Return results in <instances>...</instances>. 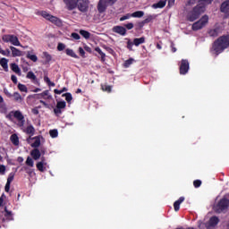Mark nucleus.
I'll return each instance as SVG.
<instances>
[{
	"label": "nucleus",
	"instance_id": "412c9836",
	"mask_svg": "<svg viewBox=\"0 0 229 229\" xmlns=\"http://www.w3.org/2000/svg\"><path fill=\"white\" fill-rule=\"evenodd\" d=\"M146 42V38L144 37L141 38H136L133 39V44L136 47L140 46V44H144Z\"/></svg>",
	"mask_w": 229,
	"mask_h": 229
},
{
	"label": "nucleus",
	"instance_id": "7c9ffc66",
	"mask_svg": "<svg viewBox=\"0 0 229 229\" xmlns=\"http://www.w3.org/2000/svg\"><path fill=\"white\" fill-rule=\"evenodd\" d=\"M27 58H29V60H31V62H37L38 60V57H37V55H35L34 54H31V52L27 53Z\"/></svg>",
	"mask_w": 229,
	"mask_h": 229
},
{
	"label": "nucleus",
	"instance_id": "c03bdc74",
	"mask_svg": "<svg viewBox=\"0 0 229 229\" xmlns=\"http://www.w3.org/2000/svg\"><path fill=\"white\" fill-rule=\"evenodd\" d=\"M0 174H2V175L6 174V165H0Z\"/></svg>",
	"mask_w": 229,
	"mask_h": 229
},
{
	"label": "nucleus",
	"instance_id": "13d9d810",
	"mask_svg": "<svg viewBox=\"0 0 229 229\" xmlns=\"http://www.w3.org/2000/svg\"><path fill=\"white\" fill-rule=\"evenodd\" d=\"M79 53L81 56H85V50L82 47H79Z\"/></svg>",
	"mask_w": 229,
	"mask_h": 229
},
{
	"label": "nucleus",
	"instance_id": "0eeeda50",
	"mask_svg": "<svg viewBox=\"0 0 229 229\" xmlns=\"http://www.w3.org/2000/svg\"><path fill=\"white\" fill-rule=\"evenodd\" d=\"M3 40H4V42H10V44H12L13 46L22 47L21 45V41H19V38H17V36L4 35V36H3Z\"/></svg>",
	"mask_w": 229,
	"mask_h": 229
},
{
	"label": "nucleus",
	"instance_id": "37998d69",
	"mask_svg": "<svg viewBox=\"0 0 229 229\" xmlns=\"http://www.w3.org/2000/svg\"><path fill=\"white\" fill-rule=\"evenodd\" d=\"M63 96L65 97V100L68 103H71V101H72V95H71V93H66V94H64Z\"/></svg>",
	"mask_w": 229,
	"mask_h": 229
},
{
	"label": "nucleus",
	"instance_id": "052dcab7",
	"mask_svg": "<svg viewBox=\"0 0 229 229\" xmlns=\"http://www.w3.org/2000/svg\"><path fill=\"white\" fill-rule=\"evenodd\" d=\"M11 80H12L13 83H17V76L12 75Z\"/></svg>",
	"mask_w": 229,
	"mask_h": 229
},
{
	"label": "nucleus",
	"instance_id": "603ef678",
	"mask_svg": "<svg viewBox=\"0 0 229 229\" xmlns=\"http://www.w3.org/2000/svg\"><path fill=\"white\" fill-rule=\"evenodd\" d=\"M7 119H10L12 121V117H15V112H11L6 115Z\"/></svg>",
	"mask_w": 229,
	"mask_h": 229
},
{
	"label": "nucleus",
	"instance_id": "473e14b6",
	"mask_svg": "<svg viewBox=\"0 0 229 229\" xmlns=\"http://www.w3.org/2000/svg\"><path fill=\"white\" fill-rule=\"evenodd\" d=\"M66 55L68 56H72V58H78V55L76 53H74V50L71 48L66 49Z\"/></svg>",
	"mask_w": 229,
	"mask_h": 229
},
{
	"label": "nucleus",
	"instance_id": "9d476101",
	"mask_svg": "<svg viewBox=\"0 0 229 229\" xmlns=\"http://www.w3.org/2000/svg\"><path fill=\"white\" fill-rule=\"evenodd\" d=\"M14 117L17 120V126L20 128H24V124L26 123V120L24 119V115L21 111L14 112Z\"/></svg>",
	"mask_w": 229,
	"mask_h": 229
},
{
	"label": "nucleus",
	"instance_id": "69168bd1",
	"mask_svg": "<svg viewBox=\"0 0 229 229\" xmlns=\"http://www.w3.org/2000/svg\"><path fill=\"white\" fill-rule=\"evenodd\" d=\"M3 198H4V194H2V196L0 197V207H3V203L4 201Z\"/></svg>",
	"mask_w": 229,
	"mask_h": 229
},
{
	"label": "nucleus",
	"instance_id": "a18cd8bd",
	"mask_svg": "<svg viewBox=\"0 0 229 229\" xmlns=\"http://www.w3.org/2000/svg\"><path fill=\"white\" fill-rule=\"evenodd\" d=\"M13 178H15V174L13 173L9 174L7 182L12 183L13 182Z\"/></svg>",
	"mask_w": 229,
	"mask_h": 229
},
{
	"label": "nucleus",
	"instance_id": "f257e3e1",
	"mask_svg": "<svg viewBox=\"0 0 229 229\" xmlns=\"http://www.w3.org/2000/svg\"><path fill=\"white\" fill-rule=\"evenodd\" d=\"M214 0H199L198 4L193 8L192 12L189 13L188 14V21L191 22H194L196 19H198L201 13H203L208 6V4H212Z\"/></svg>",
	"mask_w": 229,
	"mask_h": 229
},
{
	"label": "nucleus",
	"instance_id": "a211bd4d",
	"mask_svg": "<svg viewBox=\"0 0 229 229\" xmlns=\"http://www.w3.org/2000/svg\"><path fill=\"white\" fill-rule=\"evenodd\" d=\"M12 56H22V51L19 50V48L15 47H10Z\"/></svg>",
	"mask_w": 229,
	"mask_h": 229
},
{
	"label": "nucleus",
	"instance_id": "bf43d9fd",
	"mask_svg": "<svg viewBox=\"0 0 229 229\" xmlns=\"http://www.w3.org/2000/svg\"><path fill=\"white\" fill-rule=\"evenodd\" d=\"M125 28H127V30H133V23H128L125 25Z\"/></svg>",
	"mask_w": 229,
	"mask_h": 229
},
{
	"label": "nucleus",
	"instance_id": "2f4dec72",
	"mask_svg": "<svg viewBox=\"0 0 229 229\" xmlns=\"http://www.w3.org/2000/svg\"><path fill=\"white\" fill-rule=\"evenodd\" d=\"M11 69L12 71H13V72H16V74H21V68H19V65H17L16 64H12Z\"/></svg>",
	"mask_w": 229,
	"mask_h": 229
},
{
	"label": "nucleus",
	"instance_id": "b1692460",
	"mask_svg": "<svg viewBox=\"0 0 229 229\" xmlns=\"http://www.w3.org/2000/svg\"><path fill=\"white\" fill-rule=\"evenodd\" d=\"M36 165L38 170L40 171L41 173H44V171H46V162H44V160L38 162Z\"/></svg>",
	"mask_w": 229,
	"mask_h": 229
},
{
	"label": "nucleus",
	"instance_id": "49530a36",
	"mask_svg": "<svg viewBox=\"0 0 229 229\" xmlns=\"http://www.w3.org/2000/svg\"><path fill=\"white\" fill-rule=\"evenodd\" d=\"M64 49H65V45L64 43H59L57 46V50L64 51Z\"/></svg>",
	"mask_w": 229,
	"mask_h": 229
},
{
	"label": "nucleus",
	"instance_id": "ddd939ff",
	"mask_svg": "<svg viewBox=\"0 0 229 229\" xmlns=\"http://www.w3.org/2000/svg\"><path fill=\"white\" fill-rule=\"evenodd\" d=\"M13 219V216L12 212L8 210H4V212L0 211V221H12Z\"/></svg>",
	"mask_w": 229,
	"mask_h": 229
},
{
	"label": "nucleus",
	"instance_id": "e433bc0d",
	"mask_svg": "<svg viewBox=\"0 0 229 229\" xmlns=\"http://www.w3.org/2000/svg\"><path fill=\"white\" fill-rule=\"evenodd\" d=\"M80 34H81L84 38H86V39L90 38V34H89V32L87 31V30H80Z\"/></svg>",
	"mask_w": 229,
	"mask_h": 229
},
{
	"label": "nucleus",
	"instance_id": "774afa93",
	"mask_svg": "<svg viewBox=\"0 0 229 229\" xmlns=\"http://www.w3.org/2000/svg\"><path fill=\"white\" fill-rule=\"evenodd\" d=\"M17 162H19L20 164H22V162H24V158L22 157H19L17 158Z\"/></svg>",
	"mask_w": 229,
	"mask_h": 229
},
{
	"label": "nucleus",
	"instance_id": "bb28decb",
	"mask_svg": "<svg viewBox=\"0 0 229 229\" xmlns=\"http://www.w3.org/2000/svg\"><path fill=\"white\" fill-rule=\"evenodd\" d=\"M23 131L29 135H35V127H33V125H29Z\"/></svg>",
	"mask_w": 229,
	"mask_h": 229
},
{
	"label": "nucleus",
	"instance_id": "4be33fe9",
	"mask_svg": "<svg viewBox=\"0 0 229 229\" xmlns=\"http://www.w3.org/2000/svg\"><path fill=\"white\" fill-rule=\"evenodd\" d=\"M221 12H223L224 13H228L229 12V0L226 2H224L221 5L220 8Z\"/></svg>",
	"mask_w": 229,
	"mask_h": 229
},
{
	"label": "nucleus",
	"instance_id": "cd10ccee",
	"mask_svg": "<svg viewBox=\"0 0 229 229\" xmlns=\"http://www.w3.org/2000/svg\"><path fill=\"white\" fill-rule=\"evenodd\" d=\"M0 65L3 67L4 70L8 71V59L2 58L0 60Z\"/></svg>",
	"mask_w": 229,
	"mask_h": 229
},
{
	"label": "nucleus",
	"instance_id": "dca6fc26",
	"mask_svg": "<svg viewBox=\"0 0 229 229\" xmlns=\"http://www.w3.org/2000/svg\"><path fill=\"white\" fill-rule=\"evenodd\" d=\"M113 31L114 33H118V35L124 36L126 35V29L123 26H115L113 28Z\"/></svg>",
	"mask_w": 229,
	"mask_h": 229
},
{
	"label": "nucleus",
	"instance_id": "4c0bfd02",
	"mask_svg": "<svg viewBox=\"0 0 229 229\" xmlns=\"http://www.w3.org/2000/svg\"><path fill=\"white\" fill-rule=\"evenodd\" d=\"M101 89L104 92H112V87L106 84H102Z\"/></svg>",
	"mask_w": 229,
	"mask_h": 229
},
{
	"label": "nucleus",
	"instance_id": "c9c22d12",
	"mask_svg": "<svg viewBox=\"0 0 229 229\" xmlns=\"http://www.w3.org/2000/svg\"><path fill=\"white\" fill-rule=\"evenodd\" d=\"M196 1L197 0H188L185 4L186 10H189V8H191V6H194V4H196Z\"/></svg>",
	"mask_w": 229,
	"mask_h": 229
},
{
	"label": "nucleus",
	"instance_id": "864d4df0",
	"mask_svg": "<svg viewBox=\"0 0 229 229\" xmlns=\"http://www.w3.org/2000/svg\"><path fill=\"white\" fill-rule=\"evenodd\" d=\"M133 46H135V44H133V42H131V41H128V42H127V47H128V49H130L131 51Z\"/></svg>",
	"mask_w": 229,
	"mask_h": 229
},
{
	"label": "nucleus",
	"instance_id": "09e8293b",
	"mask_svg": "<svg viewBox=\"0 0 229 229\" xmlns=\"http://www.w3.org/2000/svg\"><path fill=\"white\" fill-rule=\"evenodd\" d=\"M194 187L198 188L201 186V181L200 180H196L193 182Z\"/></svg>",
	"mask_w": 229,
	"mask_h": 229
},
{
	"label": "nucleus",
	"instance_id": "1a4fd4ad",
	"mask_svg": "<svg viewBox=\"0 0 229 229\" xmlns=\"http://www.w3.org/2000/svg\"><path fill=\"white\" fill-rule=\"evenodd\" d=\"M117 0H99L98 4V10L99 13H103L105 10H106V6L108 4H114Z\"/></svg>",
	"mask_w": 229,
	"mask_h": 229
},
{
	"label": "nucleus",
	"instance_id": "a19ab883",
	"mask_svg": "<svg viewBox=\"0 0 229 229\" xmlns=\"http://www.w3.org/2000/svg\"><path fill=\"white\" fill-rule=\"evenodd\" d=\"M25 164H26V165H29L30 167H33V165H34L33 159L30 157H27Z\"/></svg>",
	"mask_w": 229,
	"mask_h": 229
},
{
	"label": "nucleus",
	"instance_id": "3c124183",
	"mask_svg": "<svg viewBox=\"0 0 229 229\" xmlns=\"http://www.w3.org/2000/svg\"><path fill=\"white\" fill-rule=\"evenodd\" d=\"M131 14H126L123 17L120 18V21H127V19H131Z\"/></svg>",
	"mask_w": 229,
	"mask_h": 229
},
{
	"label": "nucleus",
	"instance_id": "f3484780",
	"mask_svg": "<svg viewBox=\"0 0 229 229\" xmlns=\"http://www.w3.org/2000/svg\"><path fill=\"white\" fill-rule=\"evenodd\" d=\"M183 201H185V197H180V199L174 203V208L175 212H178V210H180V205H182Z\"/></svg>",
	"mask_w": 229,
	"mask_h": 229
},
{
	"label": "nucleus",
	"instance_id": "680f3d73",
	"mask_svg": "<svg viewBox=\"0 0 229 229\" xmlns=\"http://www.w3.org/2000/svg\"><path fill=\"white\" fill-rule=\"evenodd\" d=\"M44 81H46V83H47V85H49V83H51V80H49V77H47V76L44 77Z\"/></svg>",
	"mask_w": 229,
	"mask_h": 229
},
{
	"label": "nucleus",
	"instance_id": "6e6552de",
	"mask_svg": "<svg viewBox=\"0 0 229 229\" xmlns=\"http://www.w3.org/2000/svg\"><path fill=\"white\" fill-rule=\"evenodd\" d=\"M40 15L44 17V19H47V21H50V22H53L54 24H56V26H61L62 21L58 20L55 16L51 15L49 13L46 11H42L40 13Z\"/></svg>",
	"mask_w": 229,
	"mask_h": 229
},
{
	"label": "nucleus",
	"instance_id": "4d7b16f0",
	"mask_svg": "<svg viewBox=\"0 0 229 229\" xmlns=\"http://www.w3.org/2000/svg\"><path fill=\"white\" fill-rule=\"evenodd\" d=\"M4 92L5 96H7V98H12L13 94L10 93V91H8V89H4Z\"/></svg>",
	"mask_w": 229,
	"mask_h": 229
},
{
	"label": "nucleus",
	"instance_id": "423d86ee",
	"mask_svg": "<svg viewBox=\"0 0 229 229\" xmlns=\"http://www.w3.org/2000/svg\"><path fill=\"white\" fill-rule=\"evenodd\" d=\"M208 24V17L207 15L202 16L199 21H196L192 25V30L194 31H198V30H201L205 28Z\"/></svg>",
	"mask_w": 229,
	"mask_h": 229
},
{
	"label": "nucleus",
	"instance_id": "c85d7f7f",
	"mask_svg": "<svg viewBox=\"0 0 229 229\" xmlns=\"http://www.w3.org/2000/svg\"><path fill=\"white\" fill-rule=\"evenodd\" d=\"M18 90H20V92H25V94H28V87H26L24 84L19 83Z\"/></svg>",
	"mask_w": 229,
	"mask_h": 229
},
{
	"label": "nucleus",
	"instance_id": "f704fd0d",
	"mask_svg": "<svg viewBox=\"0 0 229 229\" xmlns=\"http://www.w3.org/2000/svg\"><path fill=\"white\" fill-rule=\"evenodd\" d=\"M12 98H14V101H22V96H21V93L19 92H14L12 96Z\"/></svg>",
	"mask_w": 229,
	"mask_h": 229
},
{
	"label": "nucleus",
	"instance_id": "8fccbe9b",
	"mask_svg": "<svg viewBox=\"0 0 229 229\" xmlns=\"http://www.w3.org/2000/svg\"><path fill=\"white\" fill-rule=\"evenodd\" d=\"M39 103L45 106V108H51V105L48 103L45 102L44 100H40Z\"/></svg>",
	"mask_w": 229,
	"mask_h": 229
},
{
	"label": "nucleus",
	"instance_id": "c756f323",
	"mask_svg": "<svg viewBox=\"0 0 229 229\" xmlns=\"http://www.w3.org/2000/svg\"><path fill=\"white\" fill-rule=\"evenodd\" d=\"M131 17L137 18V19H140V17H144V12L142 11H137L131 14Z\"/></svg>",
	"mask_w": 229,
	"mask_h": 229
},
{
	"label": "nucleus",
	"instance_id": "a878e982",
	"mask_svg": "<svg viewBox=\"0 0 229 229\" xmlns=\"http://www.w3.org/2000/svg\"><path fill=\"white\" fill-rule=\"evenodd\" d=\"M219 33H221L220 28H216V29H212L209 30L210 37H217V35H219Z\"/></svg>",
	"mask_w": 229,
	"mask_h": 229
},
{
	"label": "nucleus",
	"instance_id": "6ab92c4d",
	"mask_svg": "<svg viewBox=\"0 0 229 229\" xmlns=\"http://www.w3.org/2000/svg\"><path fill=\"white\" fill-rule=\"evenodd\" d=\"M38 98L46 99L48 101L49 99H53V97L49 95V91L46 90L38 95Z\"/></svg>",
	"mask_w": 229,
	"mask_h": 229
},
{
	"label": "nucleus",
	"instance_id": "2eb2a0df",
	"mask_svg": "<svg viewBox=\"0 0 229 229\" xmlns=\"http://www.w3.org/2000/svg\"><path fill=\"white\" fill-rule=\"evenodd\" d=\"M26 78L28 80H30V81H32L34 85H40V81H38L37 75H35L33 72H27Z\"/></svg>",
	"mask_w": 229,
	"mask_h": 229
},
{
	"label": "nucleus",
	"instance_id": "aec40b11",
	"mask_svg": "<svg viewBox=\"0 0 229 229\" xmlns=\"http://www.w3.org/2000/svg\"><path fill=\"white\" fill-rule=\"evenodd\" d=\"M30 155L34 160H38V158H40V150H38V148H35L30 151Z\"/></svg>",
	"mask_w": 229,
	"mask_h": 229
},
{
	"label": "nucleus",
	"instance_id": "58836bf2",
	"mask_svg": "<svg viewBox=\"0 0 229 229\" xmlns=\"http://www.w3.org/2000/svg\"><path fill=\"white\" fill-rule=\"evenodd\" d=\"M133 62H135V60L133 58H130L129 60H126L123 64V67L128 68L131 65V64H133Z\"/></svg>",
	"mask_w": 229,
	"mask_h": 229
},
{
	"label": "nucleus",
	"instance_id": "39448f33",
	"mask_svg": "<svg viewBox=\"0 0 229 229\" xmlns=\"http://www.w3.org/2000/svg\"><path fill=\"white\" fill-rule=\"evenodd\" d=\"M27 142L28 144H30V146H31V148H38L41 144H44V142H46V140L41 135L33 138L30 136L27 139Z\"/></svg>",
	"mask_w": 229,
	"mask_h": 229
},
{
	"label": "nucleus",
	"instance_id": "f03ea898",
	"mask_svg": "<svg viewBox=\"0 0 229 229\" xmlns=\"http://www.w3.org/2000/svg\"><path fill=\"white\" fill-rule=\"evenodd\" d=\"M229 46V36L220 37L213 45L211 51L213 55L223 53Z\"/></svg>",
	"mask_w": 229,
	"mask_h": 229
},
{
	"label": "nucleus",
	"instance_id": "5fc2aeb1",
	"mask_svg": "<svg viewBox=\"0 0 229 229\" xmlns=\"http://www.w3.org/2000/svg\"><path fill=\"white\" fill-rule=\"evenodd\" d=\"M72 38H74V40H80V35L78 33H72Z\"/></svg>",
	"mask_w": 229,
	"mask_h": 229
},
{
	"label": "nucleus",
	"instance_id": "0e129e2a",
	"mask_svg": "<svg viewBox=\"0 0 229 229\" xmlns=\"http://www.w3.org/2000/svg\"><path fill=\"white\" fill-rule=\"evenodd\" d=\"M85 51H88V53H90L92 51V48H90L89 46L85 45L84 46Z\"/></svg>",
	"mask_w": 229,
	"mask_h": 229
},
{
	"label": "nucleus",
	"instance_id": "9b49d317",
	"mask_svg": "<svg viewBox=\"0 0 229 229\" xmlns=\"http://www.w3.org/2000/svg\"><path fill=\"white\" fill-rule=\"evenodd\" d=\"M219 225V218L217 216H212L206 224L207 229H216V226Z\"/></svg>",
	"mask_w": 229,
	"mask_h": 229
},
{
	"label": "nucleus",
	"instance_id": "393cba45",
	"mask_svg": "<svg viewBox=\"0 0 229 229\" xmlns=\"http://www.w3.org/2000/svg\"><path fill=\"white\" fill-rule=\"evenodd\" d=\"M10 140L14 146H19V136L17 134L11 135Z\"/></svg>",
	"mask_w": 229,
	"mask_h": 229
},
{
	"label": "nucleus",
	"instance_id": "ea45409f",
	"mask_svg": "<svg viewBox=\"0 0 229 229\" xmlns=\"http://www.w3.org/2000/svg\"><path fill=\"white\" fill-rule=\"evenodd\" d=\"M0 54L3 55L4 56H10L11 52L10 49L3 50L0 47Z\"/></svg>",
	"mask_w": 229,
	"mask_h": 229
},
{
	"label": "nucleus",
	"instance_id": "f8f14e48",
	"mask_svg": "<svg viewBox=\"0 0 229 229\" xmlns=\"http://www.w3.org/2000/svg\"><path fill=\"white\" fill-rule=\"evenodd\" d=\"M65 106H67L65 101H58L55 108H54L55 115H60V114H62V110L65 109Z\"/></svg>",
	"mask_w": 229,
	"mask_h": 229
},
{
	"label": "nucleus",
	"instance_id": "72a5a7b5",
	"mask_svg": "<svg viewBox=\"0 0 229 229\" xmlns=\"http://www.w3.org/2000/svg\"><path fill=\"white\" fill-rule=\"evenodd\" d=\"M95 51H97V53H98V55H100L102 62H105V60H106V55H105V53H103V51L101 50V48L96 47V48H95Z\"/></svg>",
	"mask_w": 229,
	"mask_h": 229
},
{
	"label": "nucleus",
	"instance_id": "6e6d98bb",
	"mask_svg": "<svg viewBox=\"0 0 229 229\" xmlns=\"http://www.w3.org/2000/svg\"><path fill=\"white\" fill-rule=\"evenodd\" d=\"M11 183L12 182H6V184H5V188H4V190H5V192H10V185H11Z\"/></svg>",
	"mask_w": 229,
	"mask_h": 229
},
{
	"label": "nucleus",
	"instance_id": "e2e57ef3",
	"mask_svg": "<svg viewBox=\"0 0 229 229\" xmlns=\"http://www.w3.org/2000/svg\"><path fill=\"white\" fill-rule=\"evenodd\" d=\"M176 0H168V6H174V2Z\"/></svg>",
	"mask_w": 229,
	"mask_h": 229
},
{
	"label": "nucleus",
	"instance_id": "79ce46f5",
	"mask_svg": "<svg viewBox=\"0 0 229 229\" xmlns=\"http://www.w3.org/2000/svg\"><path fill=\"white\" fill-rule=\"evenodd\" d=\"M50 133V137H52V139H56V137H58V131L57 130H51L49 131Z\"/></svg>",
	"mask_w": 229,
	"mask_h": 229
},
{
	"label": "nucleus",
	"instance_id": "7ed1b4c3",
	"mask_svg": "<svg viewBox=\"0 0 229 229\" xmlns=\"http://www.w3.org/2000/svg\"><path fill=\"white\" fill-rule=\"evenodd\" d=\"M68 10H74L78 6L81 12H87L89 0H64Z\"/></svg>",
	"mask_w": 229,
	"mask_h": 229
},
{
	"label": "nucleus",
	"instance_id": "20e7f679",
	"mask_svg": "<svg viewBox=\"0 0 229 229\" xmlns=\"http://www.w3.org/2000/svg\"><path fill=\"white\" fill-rule=\"evenodd\" d=\"M229 207V199L224 198L220 199L216 204L214 205L213 209L215 212L221 214V212H225Z\"/></svg>",
	"mask_w": 229,
	"mask_h": 229
},
{
	"label": "nucleus",
	"instance_id": "338daca9",
	"mask_svg": "<svg viewBox=\"0 0 229 229\" xmlns=\"http://www.w3.org/2000/svg\"><path fill=\"white\" fill-rule=\"evenodd\" d=\"M32 114H34V115H38V108L32 109Z\"/></svg>",
	"mask_w": 229,
	"mask_h": 229
},
{
	"label": "nucleus",
	"instance_id": "4468645a",
	"mask_svg": "<svg viewBox=\"0 0 229 229\" xmlns=\"http://www.w3.org/2000/svg\"><path fill=\"white\" fill-rule=\"evenodd\" d=\"M189 72V61L182 60L180 65V73L181 74H187Z\"/></svg>",
	"mask_w": 229,
	"mask_h": 229
},
{
	"label": "nucleus",
	"instance_id": "de8ad7c7",
	"mask_svg": "<svg viewBox=\"0 0 229 229\" xmlns=\"http://www.w3.org/2000/svg\"><path fill=\"white\" fill-rule=\"evenodd\" d=\"M0 112H1V114H6V106L5 105H0Z\"/></svg>",
	"mask_w": 229,
	"mask_h": 229
},
{
	"label": "nucleus",
	"instance_id": "5701e85b",
	"mask_svg": "<svg viewBox=\"0 0 229 229\" xmlns=\"http://www.w3.org/2000/svg\"><path fill=\"white\" fill-rule=\"evenodd\" d=\"M166 1L165 0H161L157 4H152V8L157 9V8H164L165 6Z\"/></svg>",
	"mask_w": 229,
	"mask_h": 229
}]
</instances>
